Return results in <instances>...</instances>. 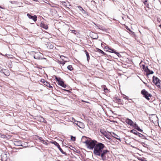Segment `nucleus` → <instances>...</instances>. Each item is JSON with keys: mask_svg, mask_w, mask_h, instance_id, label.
Instances as JSON below:
<instances>
[{"mask_svg": "<svg viewBox=\"0 0 161 161\" xmlns=\"http://www.w3.org/2000/svg\"><path fill=\"white\" fill-rule=\"evenodd\" d=\"M105 148L104 145L102 143L98 142L93 150L94 155L96 156L100 157L103 161L107 160L108 153L109 151L107 149H104Z\"/></svg>", "mask_w": 161, "mask_h": 161, "instance_id": "f257e3e1", "label": "nucleus"}, {"mask_svg": "<svg viewBox=\"0 0 161 161\" xmlns=\"http://www.w3.org/2000/svg\"><path fill=\"white\" fill-rule=\"evenodd\" d=\"M98 143L95 140H86L85 141L83 142V143L86 144L87 148L91 150L94 149Z\"/></svg>", "mask_w": 161, "mask_h": 161, "instance_id": "f03ea898", "label": "nucleus"}, {"mask_svg": "<svg viewBox=\"0 0 161 161\" xmlns=\"http://www.w3.org/2000/svg\"><path fill=\"white\" fill-rule=\"evenodd\" d=\"M141 93L143 95V96L147 100H149L150 98L149 97H151L152 95L148 93L145 90H142L141 91Z\"/></svg>", "mask_w": 161, "mask_h": 161, "instance_id": "7ed1b4c3", "label": "nucleus"}, {"mask_svg": "<svg viewBox=\"0 0 161 161\" xmlns=\"http://www.w3.org/2000/svg\"><path fill=\"white\" fill-rule=\"evenodd\" d=\"M55 79L57 80V81L58 82V84L60 85L61 86H62L63 88H65L66 86L65 84H64V82L62 80V79L61 78L59 77L58 78L56 76H55Z\"/></svg>", "mask_w": 161, "mask_h": 161, "instance_id": "20e7f679", "label": "nucleus"}, {"mask_svg": "<svg viewBox=\"0 0 161 161\" xmlns=\"http://www.w3.org/2000/svg\"><path fill=\"white\" fill-rule=\"evenodd\" d=\"M34 55V58L37 59H43V54L40 52H35Z\"/></svg>", "mask_w": 161, "mask_h": 161, "instance_id": "39448f33", "label": "nucleus"}, {"mask_svg": "<svg viewBox=\"0 0 161 161\" xmlns=\"http://www.w3.org/2000/svg\"><path fill=\"white\" fill-rule=\"evenodd\" d=\"M142 66L144 70L146 73L147 75L152 74L153 73V72L150 70L148 68L147 66H146L144 65H142Z\"/></svg>", "mask_w": 161, "mask_h": 161, "instance_id": "423d86ee", "label": "nucleus"}, {"mask_svg": "<svg viewBox=\"0 0 161 161\" xmlns=\"http://www.w3.org/2000/svg\"><path fill=\"white\" fill-rule=\"evenodd\" d=\"M53 143L58 147L59 151L61 152L62 153L65 155H67L66 153L65 152L63 151L62 149L60 147L58 143L55 141H54L53 142Z\"/></svg>", "mask_w": 161, "mask_h": 161, "instance_id": "0eeeda50", "label": "nucleus"}, {"mask_svg": "<svg viewBox=\"0 0 161 161\" xmlns=\"http://www.w3.org/2000/svg\"><path fill=\"white\" fill-rule=\"evenodd\" d=\"M130 132H131L134 134L140 137H142L143 136H144L142 134L138 132L137 131L135 130H131Z\"/></svg>", "mask_w": 161, "mask_h": 161, "instance_id": "6e6552de", "label": "nucleus"}, {"mask_svg": "<svg viewBox=\"0 0 161 161\" xmlns=\"http://www.w3.org/2000/svg\"><path fill=\"white\" fill-rule=\"evenodd\" d=\"M27 15L30 19H32L35 22L36 21L37 16L36 15H34L32 16L29 14H27Z\"/></svg>", "mask_w": 161, "mask_h": 161, "instance_id": "1a4fd4ad", "label": "nucleus"}, {"mask_svg": "<svg viewBox=\"0 0 161 161\" xmlns=\"http://www.w3.org/2000/svg\"><path fill=\"white\" fill-rule=\"evenodd\" d=\"M125 122L127 124L133 126L135 124V123H134L131 120L128 118L126 119L125 120Z\"/></svg>", "mask_w": 161, "mask_h": 161, "instance_id": "9d476101", "label": "nucleus"}, {"mask_svg": "<svg viewBox=\"0 0 161 161\" xmlns=\"http://www.w3.org/2000/svg\"><path fill=\"white\" fill-rule=\"evenodd\" d=\"M41 82H42L43 84L49 88H52V86H51L50 83L47 81H45L44 79H42L41 80Z\"/></svg>", "mask_w": 161, "mask_h": 161, "instance_id": "9b49d317", "label": "nucleus"}, {"mask_svg": "<svg viewBox=\"0 0 161 161\" xmlns=\"http://www.w3.org/2000/svg\"><path fill=\"white\" fill-rule=\"evenodd\" d=\"M110 134L113 137L120 141V139L119 136L115 134L114 132H111Z\"/></svg>", "mask_w": 161, "mask_h": 161, "instance_id": "f8f14e48", "label": "nucleus"}, {"mask_svg": "<svg viewBox=\"0 0 161 161\" xmlns=\"http://www.w3.org/2000/svg\"><path fill=\"white\" fill-rule=\"evenodd\" d=\"M41 27L42 28L46 30H47L48 29V26L47 25L43 23H41L40 24Z\"/></svg>", "mask_w": 161, "mask_h": 161, "instance_id": "ddd939ff", "label": "nucleus"}, {"mask_svg": "<svg viewBox=\"0 0 161 161\" xmlns=\"http://www.w3.org/2000/svg\"><path fill=\"white\" fill-rule=\"evenodd\" d=\"M100 132L103 134L106 138L109 139L108 136V135L107 132L101 129L100 130Z\"/></svg>", "mask_w": 161, "mask_h": 161, "instance_id": "4468645a", "label": "nucleus"}, {"mask_svg": "<svg viewBox=\"0 0 161 161\" xmlns=\"http://www.w3.org/2000/svg\"><path fill=\"white\" fill-rule=\"evenodd\" d=\"M133 127L135 129H136L138 131L141 132L142 131V130L141 129L136 123H135Z\"/></svg>", "mask_w": 161, "mask_h": 161, "instance_id": "2eb2a0df", "label": "nucleus"}, {"mask_svg": "<svg viewBox=\"0 0 161 161\" xmlns=\"http://www.w3.org/2000/svg\"><path fill=\"white\" fill-rule=\"evenodd\" d=\"M153 83L155 84L159 81V79H158L157 77H155L154 76H153Z\"/></svg>", "mask_w": 161, "mask_h": 161, "instance_id": "dca6fc26", "label": "nucleus"}, {"mask_svg": "<svg viewBox=\"0 0 161 161\" xmlns=\"http://www.w3.org/2000/svg\"><path fill=\"white\" fill-rule=\"evenodd\" d=\"M38 120L41 122H44L45 123H46L47 122L46 121L45 119L41 116H39L38 117Z\"/></svg>", "mask_w": 161, "mask_h": 161, "instance_id": "f3484780", "label": "nucleus"}, {"mask_svg": "<svg viewBox=\"0 0 161 161\" xmlns=\"http://www.w3.org/2000/svg\"><path fill=\"white\" fill-rule=\"evenodd\" d=\"M77 125L80 128H83L84 126L83 123L80 122H79L78 123V124H77Z\"/></svg>", "mask_w": 161, "mask_h": 161, "instance_id": "a211bd4d", "label": "nucleus"}, {"mask_svg": "<svg viewBox=\"0 0 161 161\" xmlns=\"http://www.w3.org/2000/svg\"><path fill=\"white\" fill-rule=\"evenodd\" d=\"M107 48L108 49V50H107L106 51H108L109 52L112 53H115V52H116V51H115V50L111 48L110 47H107Z\"/></svg>", "mask_w": 161, "mask_h": 161, "instance_id": "6ab92c4d", "label": "nucleus"}, {"mask_svg": "<svg viewBox=\"0 0 161 161\" xmlns=\"http://www.w3.org/2000/svg\"><path fill=\"white\" fill-rule=\"evenodd\" d=\"M85 52L86 54V55L87 57V60L88 62H89V60L90 59V56L86 50L85 51Z\"/></svg>", "mask_w": 161, "mask_h": 161, "instance_id": "aec40b11", "label": "nucleus"}, {"mask_svg": "<svg viewBox=\"0 0 161 161\" xmlns=\"http://www.w3.org/2000/svg\"><path fill=\"white\" fill-rule=\"evenodd\" d=\"M39 140L42 142L43 144H47V142L46 141L44 140L43 138L41 137H39Z\"/></svg>", "mask_w": 161, "mask_h": 161, "instance_id": "412c9836", "label": "nucleus"}, {"mask_svg": "<svg viewBox=\"0 0 161 161\" xmlns=\"http://www.w3.org/2000/svg\"><path fill=\"white\" fill-rule=\"evenodd\" d=\"M97 51L98 52H99L101 54H102L104 55H106V53H105L104 52H103L101 50L98 48H97Z\"/></svg>", "mask_w": 161, "mask_h": 161, "instance_id": "4be33fe9", "label": "nucleus"}, {"mask_svg": "<svg viewBox=\"0 0 161 161\" xmlns=\"http://www.w3.org/2000/svg\"><path fill=\"white\" fill-rule=\"evenodd\" d=\"M5 71H6L7 72L8 71V70H6V69H4V70L1 69V70H0V72H1V73L4 74L5 75H6L7 76H8L9 75L8 74V73L7 74H6L5 73Z\"/></svg>", "mask_w": 161, "mask_h": 161, "instance_id": "5701e85b", "label": "nucleus"}, {"mask_svg": "<svg viewBox=\"0 0 161 161\" xmlns=\"http://www.w3.org/2000/svg\"><path fill=\"white\" fill-rule=\"evenodd\" d=\"M155 85L159 88H160L161 87V80H159V81H158Z\"/></svg>", "mask_w": 161, "mask_h": 161, "instance_id": "b1692460", "label": "nucleus"}, {"mask_svg": "<svg viewBox=\"0 0 161 161\" xmlns=\"http://www.w3.org/2000/svg\"><path fill=\"white\" fill-rule=\"evenodd\" d=\"M86 140H87V137L85 136H83L81 138V141L83 143V142L85 141Z\"/></svg>", "mask_w": 161, "mask_h": 161, "instance_id": "393cba45", "label": "nucleus"}, {"mask_svg": "<svg viewBox=\"0 0 161 161\" xmlns=\"http://www.w3.org/2000/svg\"><path fill=\"white\" fill-rule=\"evenodd\" d=\"M67 69L71 71L73 70V68L72 65H69L67 66Z\"/></svg>", "mask_w": 161, "mask_h": 161, "instance_id": "a878e982", "label": "nucleus"}, {"mask_svg": "<svg viewBox=\"0 0 161 161\" xmlns=\"http://www.w3.org/2000/svg\"><path fill=\"white\" fill-rule=\"evenodd\" d=\"M67 62V61H60L59 62L60 64H62L63 65L66 62Z\"/></svg>", "mask_w": 161, "mask_h": 161, "instance_id": "bb28decb", "label": "nucleus"}, {"mask_svg": "<svg viewBox=\"0 0 161 161\" xmlns=\"http://www.w3.org/2000/svg\"><path fill=\"white\" fill-rule=\"evenodd\" d=\"M115 54H116L119 57H121V55L119 53L117 52H115Z\"/></svg>", "mask_w": 161, "mask_h": 161, "instance_id": "cd10ccee", "label": "nucleus"}, {"mask_svg": "<svg viewBox=\"0 0 161 161\" xmlns=\"http://www.w3.org/2000/svg\"><path fill=\"white\" fill-rule=\"evenodd\" d=\"M115 54H116L119 57H121V55L119 53L117 52H115Z\"/></svg>", "mask_w": 161, "mask_h": 161, "instance_id": "c85d7f7f", "label": "nucleus"}, {"mask_svg": "<svg viewBox=\"0 0 161 161\" xmlns=\"http://www.w3.org/2000/svg\"><path fill=\"white\" fill-rule=\"evenodd\" d=\"M116 102L118 103H120L121 102V99H116Z\"/></svg>", "mask_w": 161, "mask_h": 161, "instance_id": "c756f323", "label": "nucleus"}, {"mask_svg": "<svg viewBox=\"0 0 161 161\" xmlns=\"http://www.w3.org/2000/svg\"><path fill=\"white\" fill-rule=\"evenodd\" d=\"M78 8L81 11H84V10L83 8L80 6H78Z\"/></svg>", "mask_w": 161, "mask_h": 161, "instance_id": "7c9ffc66", "label": "nucleus"}, {"mask_svg": "<svg viewBox=\"0 0 161 161\" xmlns=\"http://www.w3.org/2000/svg\"><path fill=\"white\" fill-rule=\"evenodd\" d=\"M125 28L128 30H129V31H130V32H131L132 33H133L134 32H133L132 31H131L130 30V29L129 28H128V27L127 26H125Z\"/></svg>", "mask_w": 161, "mask_h": 161, "instance_id": "2f4dec72", "label": "nucleus"}, {"mask_svg": "<svg viewBox=\"0 0 161 161\" xmlns=\"http://www.w3.org/2000/svg\"><path fill=\"white\" fill-rule=\"evenodd\" d=\"M71 139L73 141H75V137L73 136H71Z\"/></svg>", "mask_w": 161, "mask_h": 161, "instance_id": "473e14b6", "label": "nucleus"}, {"mask_svg": "<svg viewBox=\"0 0 161 161\" xmlns=\"http://www.w3.org/2000/svg\"><path fill=\"white\" fill-rule=\"evenodd\" d=\"M70 31H72V33H74L75 34H76V33L77 32V31L75 30H70Z\"/></svg>", "mask_w": 161, "mask_h": 161, "instance_id": "72a5a7b5", "label": "nucleus"}, {"mask_svg": "<svg viewBox=\"0 0 161 161\" xmlns=\"http://www.w3.org/2000/svg\"><path fill=\"white\" fill-rule=\"evenodd\" d=\"M104 91L105 92H108V89L106 88H104Z\"/></svg>", "mask_w": 161, "mask_h": 161, "instance_id": "f704fd0d", "label": "nucleus"}, {"mask_svg": "<svg viewBox=\"0 0 161 161\" xmlns=\"http://www.w3.org/2000/svg\"><path fill=\"white\" fill-rule=\"evenodd\" d=\"M144 3L145 5L147 6V5H148V4H147V0L145 1L144 2Z\"/></svg>", "mask_w": 161, "mask_h": 161, "instance_id": "c9c22d12", "label": "nucleus"}, {"mask_svg": "<svg viewBox=\"0 0 161 161\" xmlns=\"http://www.w3.org/2000/svg\"><path fill=\"white\" fill-rule=\"evenodd\" d=\"M72 120L73 121H74L75 123L77 121L76 120H75V119L74 118H72Z\"/></svg>", "mask_w": 161, "mask_h": 161, "instance_id": "e433bc0d", "label": "nucleus"}, {"mask_svg": "<svg viewBox=\"0 0 161 161\" xmlns=\"http://www.w3.org/2000/svg\"><path fill=\"white\" fill-rule=\"evenodd\" d=\"M2 138H5V135H3L2 136H1Z\"/></svg>", "mask_w": 161, "mask_h": 161, "instance_id": "4c0bfd02", "label": "nucleus"}, {"mask_svg": "<svg viewBox=\"0 0 161 161\" xmlns=\"http://www.w3.org/2000/svg\"><path fill=\"white\" fill-rule=\"evenodd\" d=\"M107 47H104V49H105L107 50H109L107 48Z\"/></svg>", "mask_w": 161, "mask_h": 161, "instance_id": "58836bf2", "label": "nucleus"}, {"mask_svg": "<svg viewBox=\"0 0 161 161\" xmlns=\"http://www.w3.org/2000/svg\"><path fill=\"white\" fill-rule=\"evenodd\" d=\"M61 58H62V60H64V59L63 58H63V57H64V58H65V57H64V56H61Z\"/></svg>", "mask_w": 161, "mask_h": 161, "instance_id": "ea45409f", "label": "nucleus"}, {"mask_svg": "<svg viewBox=\"0 0 161 161\" xmlns=\"http://www.w3.org/2000/svg\"><path fill=\"white\" fill-rule=\"evenodd\" d=\"M78 122H79V121H76V122L75 123V124L77 125V124H78Z\"/></svg>", "mask_w": 161, "mask_h": 161, "instance_id": "a19ab883", "label": "nucleus"}, {"mask_svg": "<svg viewBox=\"0 0 161 161\" xmlns=\"http://www.w3.org/2000/svg\"><path fill=\"white\" fill-rule=\"evenodd\" d=\"M142 161H147L144 158H143L142 159H141Z\"/></svg>", "mask_w": 161, "mask_h": 161, "instance_id": "79ce46f5", "label": "nucleus"}, {"mask_svg": "<svg viewBox=\"0 0 161 161\" xmlns=\"http://www.w3.org/2000/svg\"><path fill=\"white\" fill-rule=\"evenodd\" d=\"M98 38V36H97V37H95V38H93L94 39H97Z\"/></svg>", "mask_w": 161, "mask_h": 161, "instance_id": "37998d69", "label": "nucleus"}, {"mask_svg": "<svg viewBox=\"0 0 161 161\" xmlns=\"http://www.w3.org/2000/svg\"><path fill=\"white\" fill-rule=\"evenodd\" d=\"M83 13H86L85 11L84 10V11H81Z\"/></svg>", "mask_w": 161, "mask_h": 161, "instance_id": "c03bdc74", "label": "nucleus"}, {"mask_svg": "<svg viewBox=\"0 0 161 161\" xmlns=\"http://www.w3.org/2000/svg\"><path fill=\"white\" fill-rule=\"evenodd\" d=\"M159 27H160V28H161V25H159Z\"/></svg>", "mask_w": 161, "mask_h": 161, "instance_id": "a18cd8bd", "label": "nucleus"}, {"mask_svg": "<svg viewBox=\"0 0 161 161\" xmlns=\"http://www.w3.org/2000/svg\"><path fill=\"white\" fill-rule=\"evenodd\" d=\"M53 46H51V48H53Z\"/></svg>", "mask_w": 161, "mask_h": 161, "instance_id": "49530a36", "label": "nucleus"}, {"mask_svg": "<svg viewBox=\"0 0 161 161\" xmlns=\"http://www.w3.org/2000/svg\"><path fill=\"white\" fill-rule=\"evenodd\" d=\"M0 8H3L0 6Z\"/></svg>", "mask_w": 161, "mask_h": 161, "instance_id": "de8ad7c7", "label": "nucleus"}, {"mask_svg": "<svg viewBox=\"0 0 161 161\" xmlns=\"http://www.w3.org/2000/svg\"><path fill=\"white\" fill-rule=\"evenodd\" d=\"M144 84H146V83L145 82H143Z\"/></svg>", "mask_w": 161, "mask_h": 161, "instance_id": "09e8293b", "label": "nucleus"}, {"mask_svg": "<svg viewBox=\"0 0 161 161\" xmlns=\"http://www.w3.org/2000/svg\"><path fill=\"white\" fill-rule=\"evenodd\" d=\"M158 119V118L157 117V120Z\"/></svg>", "mask_w": 161, "mask_h": 161, "instance_id": "8fccbe9b", "label": "nucleus"}, {"mask_svg": "<svg viewBox=\"0 0 161 161\" xmlns=\"http://www.w3.org/2000/svg\"><path fill=\"white\" fill-rule=\"evenodd\" d=\"M58 161H60V160H58Z\"/></svg>", "mask_w": 161, "mask_h": 161, "instance_id": "3c124183", "label": "nucleus"}]
</instances>
